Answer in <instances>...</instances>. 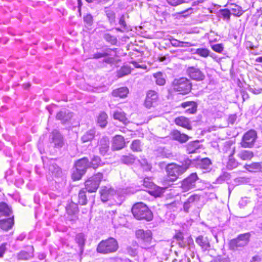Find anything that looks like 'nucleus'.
<instances>
[{
    "mask_svg": "<svg viewBox=\"0 0 262 262\" xmlns=\"http://www.w3.org/2000/svg\"><path fill=\"white\" fill-rule=\"evenodd\" d=\"M221 14L227 18H229V10L228 9L222 10L221 11Z\"/></svg>",
    "mask_w": 262,
    "mask_h": 262,
    "instance_id": "60",
    "label": "nucleus"
},
{
    "mask_svg": "<svg viewBox=\"0 0 262 262\" xmlns=\"http://www.w3.org/2000/svg\"><path fill=\"white\" fill-rule=\"evenodd\" d=\"M181 106L185 109L186 113L192 114L196 112L198 105L194 101H186L182 103Z\"/></svg>",
    "mask_w": 262,
    "mask_h": 262,
    "instance_id": "21",
    "label": "nucleus"
},
{
    "mask_svg": "<svg viewBox=\"0 0 262 262\" xmlns=\"http://www.w3.org/2000/svg\"><path fill=\"white\" fill-rule=\"evenodd\" d=\"M49 172L53 177H60L62 176L61 168L54 162H51L49 166Z\"/></svg>",
    "mask_w": 262,
    "mask_h": 262,
    "instance_id": "24",
    "label": "nucleus"
},
{
    "mask_svg": "<svg viewBox=\"0 0 262 262\" xmlns=\"http://www.w3.org/2000/svg\"><path fill=\"white\" fill-rule=\"evenodd\" d=\"M233 80L236 84L237 87L239 88V94L241 95V100L244 102L249 97L248 94L244 91L243 89V83L239 79H234Z\"/></svg>",
    "mask_w": 262,
    "mask_h": 262,
    "instance_id": "28",
    "label": "nucleus"
},
{
    "mask_svg": "<svg viewBox=\"0 0 262 262\" xmlns=\"http://www.w3.org/2000/svg\"><path fill=\"white\" fill-rule=\"evenodd\" d=\"M78 203L81 205H85L87 203L86 191L84 189L80 190L78 194Z\"/></svg>",
    "mask_w": 262,
    "mask_h": 262,
    "instance_id": "40",
    "label": "nucleus"
},
{
    "mask_svg": "<svg viewBox=\"0 0 262 262\" xmlns=\"http://www.w3.org/2000/svg\"><path fill=\"white\" fill-rule=\"evenodd\" d=\"M171 45L174 47H190L193 46L190 42L180 41L177 39L172 38L170 39Z\"/></svg>",
    "mask_w": 262,
    "mask_h": 262,
    "instance_id": "43",
    "label": "nucleus"
},
{
    "mask_svg": "<svg viewBox=\"0 0 262 262\" xmlns=\"http://www.w3.org/2000/svg\"><path fill=\"white\" fill-rule=\"evenodd\" d=\"M244 168L249 172H262V162H253L250 164H245Z\"/></svg>",
    "mask_w": 262,
    "mask_h": 262,
    "instance_id": "25",
    "label": "nucleus"
},
{
    "mask_svg": "<svg viewBox=\"0 0 262 262\" xmlns=\"http://www.w3.org/2000/svg\"><path fill=\"white\" fill-rule=\"evenodd\" d=\"M131 149L134 151H140L141 150V142L139 140H135L132 142L130 146Z\"/></svg>",
    "mask_w": 262,
    "mask_h": 262,
    "instance_id": "47",
    "label": "nucleus"
},
{
    "mask_svg": "<svg viewBox=\"0 0 262 262\" xmlns=\"http://www.w3.org/2000/svg\"><path fill=\"white\" fill-rule=\"evenodd\" d=\"M171 138L176 141L183 143L188 140L189 137L185 134L181 133L178 130H173L170 133Z\"/></svg>",
    "mask_w": 262,
    "mask_h": 262,
    "instance_id": "20",
    "label": "nucleus"
},
{
    "mask_svg": "<svg viewBox=\"0 0 262 262\" xmlns=\"http://www.w3.org/2000/svg\"><path fill=\"white\" fill-rule=\"evenodd\" d=\"M238 165V162L234 158H231L230 155V169L236 168Z\"/></svg>",
    "mask_w": 262,
    "mask_h": 262,
    "instance_id": "56",
    "label": "nucleus"
},
{
    "mask_svg": "<svg viewBox=\"0 0 262 262\" xmlns=\"http://www.w3.org/2000/svg\"><path fill=\"white\" fill-rule=\"evenodd\" d=\"M243 13L242 7L239 6L230 2V15L239 16Z\"/></svg>",
    "mask_w": 262,
    "mask_h": 262,
    "instance_id": "31",
    "label": "nucleus"
},
{
    "mask_svg": "<svg viewBox=\"0 0 262 262\" xmlns=\"http://www.w3.org/2000/svg\"><path fill=\"white\" fill-rule=\"evenodd\" d=\"M137 238L142 241L144 245L142 246L143 248L147 249V244L150 243L152 239V233L150 230L144 231L142 229H139L136 233Z\"/></svg>",
    "mask_w": 262,
    "mask_h": 262,
    "instance_id": "11",
    "label": "nucleus"
},
{
    "mask_svg": "<svg viewBox=\"0 0 262 262\" xmlns=\"http://www.w3.org/2000/svg\"><path fill=\"white\" fill-rule=\"evenodd\" d=\"M109 55V54L107 52L104 53H96L93 55V58L98 59L102 57H106Z\"/></svg>",
    "mask_w": 262,
    "mask_h": 262,
    "instance_id": "53",
    "label": "nucleus"
},
{
    "mask_svg": "<svg viewBox=\"0 0 262 262\" xmlns=\"http://www.w3.org/2000/svg\"><path fill=\"white\" fill-rule=\"evenodd\" d=\"M200 146V145L198 140L189 142L186 146L187 153L192 154L195 152L196 150L199 149Z\"/></svg>",
    "mask_w": 262,
    "mask_h": 262,
    "instance_id": "30",
    "label": "nucleus"
},
{
    "mask_svg": "<svg viewBox=\"0 0 262 262\" xmlns=\"http://www.w3.org/2000/svg\"><path fill=\"white\" fill-rule=\"evenodd\" d=\"M235 98H233V102L236 103L237 101L241 100V95L239 94V88L237 87L235 89Z\"/></svg>",
    "mask_w": 262,
    "mask_h": 262,
    "instance_id": "52",
    "label": "nucleus"
},
{
    "mask_svg": "<svg viewBox=\"0 0 262 262\" xmlns=\"http://www.w3.org/2000/svg\"><path fill=\"white\" fill-rule=\"evenodd\" d=\"M52 142L54 144V146L60 148L63 145V139L62 135L57 130H54L50 136Z\"/></svg>",
    "mask_w": 262,
    "mask_h": 262,
    "instance_id": "16",
    "label": "nucleus"
},
{
    "mask_svg": "<svg viewBox=\"0 0 262 262\" xmlns=\"http://www.w3.org/2000/svg\"><path fill=\"white\" fill-rule=\"evenodd\" d=\"M114 118L116 120H118L120 122H122L124 124L127 123L128 121L127 118L125 117V114L123 112H115L114 113Z\"/></svg>",
    "mask_w": 262,
    "mask_h": 262,
    "instance_id": "38",
    "label": "nucleus"
},
{
    "mask_svg": "<svg viewBox=\"0 0 262 262\" xmlns=\"http://www.w3.org/2000/svg\"><path fill=\"white\" fill-rule=\"evenodd\" d=\"M72 113L67 110L60 111L56 115V119L59 120L63 124L68 122L72 117Z\"/></svg>",
    "mask_w": 262,
    "mask_h": 262,
    "instance_id": "22",
    "label": "nucleus"
},
{
    "mask_svg": "<svg viewBox=\"0 0 262 262\" xmlns=\"http://www.w3.org/2000/svg\"><path fill=\"white\" fill-rule=\"evenodd\" d=\"M166 188V187H160L155 185L152 189L154 190L153 192L155 196H160L164 193Z\"/></svg>",
    "mask_w": 262,
    "mask_h": 262,
    "instance_id": "46",
    "label": "nucleus"
},
{
    "mask_svg": "<svg viewBox=\"0 0 262 262\" xmlns=\"http://www.w3.org/2000/svg\"><path fill=\"white\" fill-rule=\"evenodd\" d=\"M11 210L8 205L4 203H0V219L3 218L11 217Z\"/></svg>",
    "mask_w": 262,
    "mask_h": 262,
    "instance_id": "23",
    "label": "nucleus"
},
{
    "mask_svg": "<svg viewBox=\"0 0 262 262\" xmlns=\"http://www.w3.org/2000/svg\"><path fill=\"white\" fill-rule=\"evenodd\" d=\"M84 22L85 26L91 27L93 24V17L91 14H87L83 17Z\"/></svg>",
    "mask_w": 262,
    "mask_h": 262,
    "instance_id": "51",
    "label": "nucleus"
},
{
    "mask_svg": "<svg viewBox=\"0 0 262 262\" xmlns=\"http://www.w3.org/2000/svg\"><path fill=\"white\" fill-rule=\"evenodd\" d=\"M261 260V258L257 255L253 256L250 262H259Z\"/></svg>",
    "mask_w": 262,
    "mask_h": 262,
    "instance_id": "64",
    "label": "nucleus"
},
{
    "mask_svg": "<svg viewBox=\"0 0 262 262\" xmlns=\"http://www.w3.org/2000/svg\"><path fill=\"white\" fill-rule=\"evenodd\" d=\"M175 123L183 127L191 130L192 127L189 123V120L184 117H180L176 118L174 120Z\"/></svg>",
    "mask_w": 262,
    "mask_h": 262,
    "instance_id": "27",
    "label": "nucleus"
},
{
    "mask_svg": "<svg viewBox=\"0 0 262 262\" xmlns=\"http://www.w3.org/2000/svg\"><path fill=\"white\" fill-rule=\"evenodd\" d=\"M171 87L173 91L179 92L180 94L186 95L190 92L192 84L187 78L181 77L175 78L173 80Z\"/></svg>",
    "mask_w": 262,
    "mask_h": 262,
    "instance_id": "4",
    "label": "nucleus"
},
{
    "mask_svg": "<svg viewBox=\"0 0 262 262\" xmlns=\"http://www.w3.org/2000/svg\"><path fill=\"white\" fill-rule=\"evenodd\" d=\"M200 200V196L198 194H193L190 196L183 204V209L185 212H188L189 209L195 202H198Z\"/></svg>",
    "mask_w": 262,
    "mask_h": 262,
    "instance_id": "18",
    "label": "nucleus"
},
{
    "mask_svg": "<svg viewBox=\"0 0 262 262\" xmlns=\"http://www.w3.org/2000/svg\"><path fill=\"white\" fill-rule=\"evenodd\" d=\"M257 138L256 132L254 129H250L243 136L241 145L243 148H252L254 146Z\"/></svg>",
    "mask_w": 262,
    "mask_h": 262,
    "instance_id": "6",
    "label": "nucleus"
},
{
    "mask_svg": "<svg viewBox=\"0 0 262 262\" xmlns=\"http://www.w3.org/2000/svg\"><path fill=\"white\" fill-rule=\"evenodd\" d=\"M125 146L124 138L121 135H116L113 139L112 149L113 150H119Z\"/></svg>",
    "mask_w": 262,
    "mask_h": 262,
    "instance_id": "15",
    "label": "nucleus"
},
{
    "mask_svg": "<svg viewBox=\"0 0 262 262\" xmlns=\"http://www.w3.org/2000/svg\"><path fill=\"white\" fill-rule=\"evenodd\" d=\"M190 160L186 161L185 164L181 165L175 163L169 164L166 167L168 178L166 181L173 182L177 180L179 177L183 174L189 167Z\"/></svg>",
    "mask_w": 262,
    "mask_h": 262,
    "instance_id": "1",
    "label": "nucleus"
},
{
    "mask_svg": "<svg viewBox=\"0 0 262 262\" xmlns=\"http://www.w3.org/2000/svg\"><path fill=\"white\" fill-rule=\"evenodd\" d=\"M75 169L72 173V179L74 181L80 180L85 173L88 168L90 167V162L88 158L84 157L78 161L75 164Z\"/></svg>",
    "mask_w": 262,
    "mask_h": 262,
    "instance_id": "5",
    "label": "nucleus"
},
{
    "mask_svg": "<svg viewBox=\"0 0 262 262\" xmlns=\"http://www.w3.org/2000/svg\"><path fill=\"white\" fill-rule=\"evenodd\" d=\"M119 24L120 25H121L122 27H123L124 28L126 27V23L125 21V17L124 15H122L120 18Z\"/></svg>",
    "mask_w": 262,
    "mask_h": 262,
    "instance_id": "61",
    "label": "nucleus"
},
{
    "mask_svg": "<svg viewBox=\"0 0 262 262\" xmlns=\"http://www.w3.org/2000/svg\"><path fill=\"white\" fill-rule=\"evenodd\" d=\"M212 49L216 52L221 53L223 51V47L221 44H215L212 46Z\"/></svg>",
    "mask_w": 262,
    "mask_h": 262,
    "instance_id": "54",
    "label": "nucleus"
},
{
    "mask_svg": "<svg viewBox=\"0 0 262 262\" xmlns=\"http://www.w3.org/2000/svg\"><path fill=\"white\" fill-rule=\"evenodd\" d=\"M199 179L196 172L190 174L188 177L184 179L181 183V188L187 191L195 187L196 182Z\"/></svg>",
    "mask_w": 262,
    "mask_h": 262,
    "instance_id": "8",
    "label": "nucleus"
},
{
    "mask_svg": "<svg viewBox=\"0 0 262 262\" xmlns=\"http://www.w3.org/2000/svg\"><path fill=\"white\" fill-rule=\"evenodd\" d=\"M143 185L145 188L152 189L155 184L149 178H146L143 181Z\"/></svg>",
    "mask_w": 262,
    "mask_h": 262,
    "instance_id": "50",
    "label": "nucleus"
},
{
    "mask_svg": "<svg viewBox=\"0 0 262 262\" xmlns=\"http://www.w3.org/2000/svg\"><path fill=\"white\" fill-rule=\"evenodd\" d=\"M216 262H229V259L225 257L224 256L219 255L216 257Z\"/></svg>",
    "mask_w": 262,
    "mask_h": 262,
    "instance_id": "57",
    "label": "nucleus"
},
{
    "mask_svg": "<svg viewBox=\"0 0 262 262\" xmlns=\"http://www.w3.org/2000/svg\"><path fill=\"white\" fill-rule=\"evenodd\" d=\"M154 77L156 79V83L159 85H163L166 82L165 74L162 72H158L154 74Z\"/></svg>",
    "mask_w": 262,
    "mask_h": 262,
    "instance_id": "34",
    "label": "nucleus"
},
{
    "mask_svg": "<svg viewBox=\"0 0 262 262\" xmlns=\"http://www.w3.org/2000/svg\"><path fill=\"white\" fill-rule=\"evenodd\" d=\"M143 162L146 164V166H142L143 169L146 171L150 170L151 168V166L150 164H149L146 160H144Z\"/></svg>",
    "mask_w": 262,
    "mask_h": 262,
    "instance_id": "62",
    "label": "nucleus"
},
{
    "mask_svg": "<svg viewBox=\"0 0 262 262\" xmlns=\"http://www.w3.org/2000/svg\"><path fill=\"white\" fill-rule=\"evenodd\" d=\"M237 156L243 160H250L254 157V154L250 150H243L238 154Z\"/></svg>",
    "mask_w": 262,
    "mask_h": 262,
    "instance_id": "32",
    "label": "nucleus"
},
{
    "mask_svg": "<svg viewBox=\"0 0 262 262\" xmlns=\"http://www.w3.org/2000/svg\"><path fill=\"white\" fill-rule=\"evenodd\" d=\"M76 243L78 244L81 253L83 251V248L85 245V238L82 233L78 234L75 238Z\"/></svg>",
    "mask_w": 262,
    "mask_h": 262,
    "instance_id": "35",
    "label": "nucleus"
},
{
    "mask_svg": "<svg viewBox=\"0 0 262 262\" xmlns=\"http://www.w3.org/2000/svg\"><path fill=\"white\" fill-rule=\"evenodd\" d=\"M194 53L197 54L203 57H207L209 55V51L207 49L200 48L196 49Z\"/></svg>",
    "mask_w": 262,
    "mask_h": 262,
    "instance_id": "48",
    "label": "nucleus"
},
{
    "mask_svg": "<svg viewBox=\"0 0 262 262\" xmlns=\"http://www.w3.org/2000/svg\"><path fill=\"white\" fill-rule=\"evenodd\" d=\"M103 178V174L98 172L90 178L85 182V189L89 192H96L98 188L100 182Z\"/></svg>",
    "mask_w": 262,
    "mask_h": 262,
    "instance_id": "7",
    "label": "nucleus"
},
{
    "mask_svg": "<svg viewBox=\"0 0 262 262\" xmlns=\"http://www.w3.org/2000/svg\"><path fill=\"white\" fill-rule=\"evenodd\" d=\"M211 164V161L208 158H204L202 159L199 165L201 168L208 171L210 169V166Z\"/></svg>",
    "mask_w": 262,
    "mask_h": 262,
    "instance_id": "41",
    "label": "nucleus"
},
{
    "mask_svg": "<svg viewBox=\"0 0 262 262\" xmlns=\"http://www.w3.org/2000/svg\"><path fill=\"white\" fill-rule=\"evenodd\" d=\"M128 93V90L126 87H121L116 89L112 92V95L114 97L124 98L126 97Z\"/></svg>",
    "mask_w": 262,
    "mask_h": 262,
    "instance_id": "29",
    "label": "nucleus"
},
{
    "mask_svg": "<svg viewBox=\"0 0 262 262\" xmlns=\"http://www.w3.org/2000/svg\"><path fill=\"white\" fill-rule=\"evenodd\" d=\"M14 217L3 218L0 219V228L4 231H7L12 229L14 225Z\"/></svg>",
    "mask_w": 262,
    "mask_h": 262,
    "instance_id": "19",
    "label": "nucleus"
},
{
    "mask_svg": "<svg viewBox=\"0 0 262 262\" xmlns=\"http://www.w3.org/2000/svg\"><path fill=\"white\" fill-rule=\"evenodd\" d=\"M110 145V139L106 136H102L98 140L97 147L101 156H105L108 155Z\"/></svg>",
    "mask_w": 262,
    "mask_h": 262,
    "instance_id": "10",
    "label": "nucleus"
},
{
    "mask_svg": "<svg viewBox=\"0 0 262 262\" xmlns=\"http://www.w3.org/2000/svg\"><path fill=\"white\" fill-rule=\"evenodd\" d=\"M95 134L96 132L94 129L88 130L81 137V141L83 143L91 141L94 139Z\"/></svg>",
    "mask_w": 262,
    "mask_h": 262,
    "instance_id": "33",
    "label": "nucleus"
},
{
    "mask_svg": "<svg viewBox=\"0 0 262 262\" xmlns=\"http://www.w3.org/2000/svg\"><path fill=\"white\" fill-rule=\"evenodd\" d=\"M107 114L104 112L100 114L98 117L97 122L101 127H104L107 124Z\"/></svg>",
    "mask_w": 262,
    "mask_h": 262,
    "instance_id": "42",
    "label": "nucleus"
},
{
    "mask_svg": "<svg viewBox=\"0 0 262 262\" xmlns=\"http://www.w3.org/2000/svg\"><path fill=\"white\" fill-rule=\"evenodd\" d=\"M195 242L198 244L204 250H208L210 245L208 239L206 237L203 236H199L195 239Z\"/></svg>",
    "mask_w": 262,
    "mask_h": 262,
    "instance_id": "26",
    "label": "nucleus"
},
{
    "mask_svg": "<svg viewBox=\"0 0 262 262\" xmlns=\"http://www.w3.org/2000/svg\"><path fill=\"white\" fill-rule=\"evenodd\" d=\"M104 39L111 45H116L117 42V39L115 36L111 35L110 33H105L103 35Z\"/></svg>",
    "mask_w": 262,
    "mask_h": 262,
    "instance_id": "45",
    "label": "nucleus"
},
{
    "mask_svg": "<svg viewBox=\"0 0 262 262\" xmlns=\"http://www.w3.org/2000/svg\"><path fill=\"white\" fill-rule=\"evenodd\" d=\"M158 96L157 93L154 91H149L146 95V98L145 101V106L148 108L154 106V104L157 102Z\"/></svg>",
    "mask_w": 262,
    "mask_h": 262,
    "instance_id": "13",
    "label": "nucleus"
},
{
    "mask_svg": "<svg viewBox=\"0 0 262 262\" xmlns=\"http://www.w3.org/2000/svg\"><path fill=\"white\" fill-rule=\"evenodd\" d=\"M168 3L171 6H176L183 3V0H167Z\"/></svg>",
    "mask_w": 262,
    "mask_h": 262,
    "instance_id": "55",
    "label": "nucleus"
},
{
    "mask_svg": "<svg viewBox=\"0 0 262 262\" xmlns=\"http://www.w3.org/2000/svg\"><path fill=\"white\" fill-rule=\"evenodd\" d=\"M130 72V69L128 66H123L118 71L117 76L119 78L122 77L129 74Z\"/></svg>",
    "mask_w": 262,
    "mask_h": 262,
    "instance_id": "44",
    "label": "nucleus"
},
{
    "mask_svg": "<svg viewBox=\"0 0 262 262\" xmlns=\"http://www.w3.org/2000/svg\"><path fill=\"white\" fill-rule=\"evenodd\" d=\"M174 238L178 241H182L183 240V233L178 232L174 235Z\"/></svg>",
    "mask_w": 262,
    "mask_h": 262,
    "instance_id": "59",
    "label": "nucleus"
},
{
    "mask_svg": "<svg viewBox=\"0 0 262 262\" xmlns=\"http://www.w3.org/2000/svg\"><path fill=\"white\" fill-rule=\"evenodd\" d=\"M106 15L109 21L111 23H113L115 19V13L110 9H106L105 10Z\"/></svg>",
    "mask_w": 262,
    "mask_h": 262,
    "instance_id": "49",
    "label": "nucleus"
},
{
    "mask_svg": "<svg viewBox=\"0 0 262 262\" xmlns=\"http://www.w3.org/2000/svg\"><path fill=\"white\" fill-rule=\"evenodd\" d=\"M188 75L192 79L196 81H202L204 79L205 75L198 68L194 67H189L187 69Z\"/></svg>",
    "mask_w": 262,
    "mask_h": 262,
    "instance_id": "12",
    "label": "nucleus"
},
{
    "mask_svg": "<svg viewBox=\"0 0 262 262\" xmlns=\"http://www.w3.org/2000/svg\"><path fill=\"white\" fill-rule=\"evenodd\" d=\"M6 248L5 245H2L0 246V257H2L5 252Z\"/></svg>",
    "mask_w": 262,
    "mask_h": 262,
    "instance_id": "63",
    "label": "nucleus"
},
{
    "mask_svg": "<svg viewBox=\"0 0 262 262\" xmlns=\"http://www.w3.org/2000/svg\"><path fill=\"white\" fill-rule=\"evenodd\" d=\"M100 193L102 201L105 202L111 199L116 193V191L112 188L104 186L101 187Z\"/></svg>",
    "mask_w": 262,
    "mask_h": 262,
    "instance_id": "14",
    "label": "nucleus"
},
{
    "mask_svg": "<svg viewBox=\"0 0 262 262\" xmlns=\"http://www.w3.org/2000/svg\"><path fill=\"white\" fill-rule=\"evenodd\" d=\"M248 202V200L247 198L242 199L239 202V205L240 207H244L246 205Z\"/></svg>",
    "mask_w": 262,
    "mask_h": 262,
    "instance_id": "58",
    "label": "nucleus"
},
{
    "mask_svg": "<svg viewBox=\"0 0 262 262\" xmlns=\"http://www.w3.org/2000/svg\"><path fill=\"white\" fill-rule=\"evenodd\" d=\"M101 164L102 161L101 158L98 156H94L90 162V167L96 169L99 166H101Z\"/></svg>",
    "mask_w": 262,
    "mask_h": 262,
    "instance_id": "36",
    "label": "nucleus"
},
{
    "mask_svg": "<svg viewBox=\"0 0 262 262\" xmlns=\"http://www.w3.org/2000/svg\"><path fill=\"white\" fill-rule=\"evenodd\" d=\"M119 248L118 242L113 237L102 240L98 245L97 252L101 254H109L117 251Z\"/></svg>",
    "mask_w": 262,
    "mask_h": 262,
    "instance_id": "3",
    "label": "nucleus"
},
{
    "mask_svg": "<svg viewBox=\"0 0 262 262\" xmlns=\"http://www.w3.org/2000/svg\"><path fill=\"white\" fill-rule=\"evenodd\" d=\"M132 212L134 216L137 220L151 221L153 218L151 211L143 203H137L132 207Z\"/></svg>",
    "mask_w": 262,
    "mask_h": 262,
    "instance_id": "2",
    "label": "nucleus"
},
{
    "mask_svg": "<svg viewBox=\"0 0 262 262\" xmlns=\"http://www.w3.org/2000/svg\"><path fill=\"white\" fill-rule=\"evenodd\" d=\"M28 251H21L17 255V257L18 260H28L34 256V248L32 246H29L27 247Z\"/></svg>",
    "mask_w": 262,
    "mask_h": 262,
    "instance_id": "17",
    "label": "nucleus"
},
{
    "mask_svg": "<svg viewBox=\"0 0 262 262\" xmlns=\"http://www.w3.org/2000/svg\"><path fill=\"white\" fill-rule=\"evenodd\" d=\"M250 234L249 233L242 234L237 238L230 241V249H234L243 247L247 245L249 241Z\"/></svg>",
    "mask_w": 262,
    "mask_h": 262,
    "instance_id": "9",
    "label": "nucleus"
},
{
    "mask_svg": "<svg viewBox=\"0 0 262 262\" xmlns=\"http://www.w3.org/2000/svg\"><path fill=\"white\" fill-rule=\"evenodd\" d=\"M136 157L133 155L122 156L120 159L122 163L127 165H129L134 163Z\"/></svg>",
    "mask_w": 262,
    "mask_h": 262,
    "instance_id": "39",
    "label": "nucleus"
},
{
    "mask_svg": "<svg viewBox=\"0 0 262 262\" xmlns=\"http://www.w3.org/2000/svg\"><path fill=\"white\" fill-rule=\"evenodd\" d=\"M66 210L69 214H75L78 212V205L74 202H71L67 206Z\"/></svg>",
    "mask_w": 262,
    "mask_h": 262,
    "instance_id": "37",
    "label": "nucleus"
}]
</instances>
